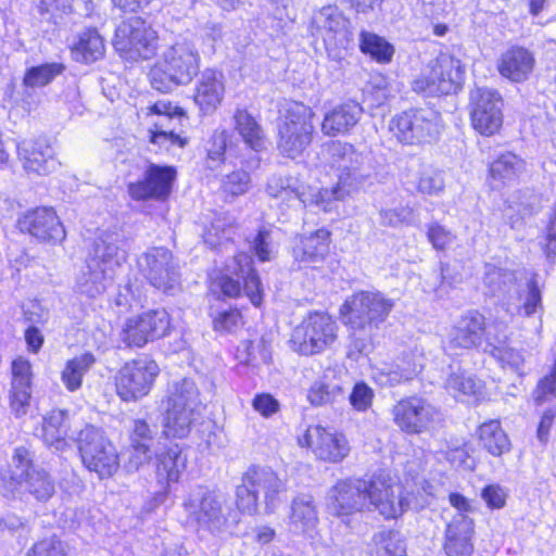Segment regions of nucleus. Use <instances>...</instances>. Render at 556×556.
<instances>
[{"label": "nucleus", "mask_w": 556, "mask_h": 556, "mask_svg": "<svg viewBox=\"0 0 556 556\" xmlns=\"http://www.w3.org/2000/svg\"><path fill=\"white\" fill-rule=\"evenodd\" d=\"M182 507L187 523L202 540L222 536L239 522L238 515L231 513L224 495L203 485L187 494Z\"/></svg>", "instance_id": "obj_1"}, {"label": "nucleus", "mask_w": 556, "mask_h": 556, "mask_svg": "<svg viewBox=\"0 0 556 556\" xmlns=\"http://www.w3.org/2000/svg\"><path fill=\"white\" fill-rule=\"evenodd\" d=\"M331 167L338 172V182L316 194V204L331 210V201H341L357 191L371 176L368 157L346 142H333L329 148Z\"/></svg>", "instance_id": "obj_2"}, {"label": "nucleus", "mask_w": 556, "mask_h": 556, "mask_svg": "<svg viewBox=\"0 0 556 556\" xmlns=\"http://www.w3.org/2000/svg\"><path fill=\"white\" fill-rule=\"evenodd\" d=\"M200 54L195 46L188 40L177 41L167 47L149 73L153 89L168 93L178 86L192 81L200 71Z\"/></svg>", "instance_id": "obj_3"}, {"label": "nucleus", "mask_w": 556, "mask_h": 556, "mask_svg": "<svg viewBox=\"0 0 556 556\" xmlns=\"http://www.w3.org/2000/svg\"><path fill=\"white\" fill-rule=\"evenodd\" d=\"M27 492L38 502L49 501L55 493V483L49 472L36 466L33 453L25 446L14 450L8 470H0V494Z\"/></svg>", "instance_id": "obj_4"}, {"label": "nucleus", "mask_w": 556, "mask_h": 556, "mask_svg": "<svg viewBox=\"0 0 556 556\" xmlns=\"http://www.w3.org/2000/svg\"><path fill=\"white\" fill-rule=\"evenodd\" d=\"M484 285L493 295L507 294L508 311L531 316L541 305V292L536 282L530 279L523 288L516 281L515 273L492 264L485 265Z\"/></svg>", "instance_id": "obj_5"}, {"label": "nucleus", "mask_w": 556, "mask_h": 556, "mask_svg": "<svg viewBox=\"0 0 556 556\" xmlns=\"http://www.w3.org/2000/svg\"><path fill=\"white\" fill-rule=\"evenodd\" d=\"M314 116L313 110L301 102L287 104L278 126V150L282 155L295 159L306 150L313 138Z\"/></svg>", "instance_id": "obj_6"}, {"label": "nucleus", "mask_w": 556, "mask_h": 556, "mask_svg": "<svg viewBox=\"0 0 556 556\" xmlns=\"http://www.w3.org/2000/svg\"><path fill=\"white\" fill-rule=\"evenodd\" d=\"M393 307V300L382 293L362 291L345 301L341 313L351 329L370 334L387 319Z\"/></svg>", "instance_id": "obj_7"}, {"label": "nucleus", "mask_w": 556, "mask_h": 556, "mask_svg": "<svg viewBox=\"0 0 556 556\" xmlns=\"http://www.w3.org/2000/svg\"><path fill=\"white\" fill-rule=\"evenodd\" d=\"M217 286L225 296L238 298L244 292L255 306L262 303L261 280L253 268L252 257L247 253H238L225 264Z\"/></svg>", "instance_id": "obj_8"}, {"label": "nucleus", "mask_w": 556, "mask_h": 556, "mask_svg": "<svg viewBox=\"0 0 556 556\" xmlns=\"http://www.w3.org/2000/svg\"><path fill=\"white\" fill-rule=\"evenodd\" d=\"M138 266L147 281L164 294L174 295L181 289L179 262L169 249H148L139 256Z\"/></svg>", "instance_id": "obj_9"}, {"label": "nucleus", "mask_w": 556, "mask_h": 556, "mask_svg": "<svg viewBox=\"0 0 556 556\" xmlns=\"http://www.w3.org/2000/svg\"><path fill=\"white\" fill-rule=\"evenodd\" d=\"M76 441L88 470L96 472L100 479L116 472L119 467L117 451L100 429L88 425L78 432Z\"/></svg>", "instance_id": "obj_10"}, {"label": "nucleus", "mask_w": 556, "mask_h": 556, "mask_svg": "<svg viewBox=\"0 0 556 556\" xmlns=\"http://www.w3.org/2000/svg\"><path fill=\"white\" fill-rule=\"evenodd\" d=\"M393 422L406 434H421L434 430L443 418L441 410L427 399L406 396L391 408Z\"/></svg>", "instance_id": "obj_11"}, {"label": "nucleus", "mask_w": 556, "mask_h": 556, "mask_svg": "<svg viewBox=\"0 0 556 556\" xmlns=\"http://www.w3.org/2000/svg\"><path fill=\"white\" fill-rule=\"evenodd\" d=\"M441 117L431 109H416L395 115L389 124L393 136L404 144L433 141L440 132Z\"/></svg>", "instance_id": "obj_12"}, {"label": "nucleus", "mask_w": 556, "mask_h": 556, "mask_svg": "<svg viewBox=\"0 0 556 556\" xmlns=\"http://www.w3.org/2000/svg\"><path fill=\"white\" fill-rule=\"evenodd\" d=\"M113 46L119 53L130 59L138 56L148 60L157 50L159 37L144 20L131 16L117 25Z\"/></svg>", "instance_id": "obj_13"}, {"label": "nucleus", "mask_w": 556, "mask_h": 556, "mask_svg": "<svg viewBox=\"0 0 556 556\" xmlns=\"http://www.w3.org/2000/svg\"><path fill=\"white\" fill-rule=\"evenodd\" d=\"M336 323L327 313H309L293 329L290 339L291 348L303 355L320 353L336 340Z\"/></svg>", "instance_id": "obj_14"}, {"label": "nucleus", "mask_w": 556, "mask_h": 556, "mask_svg": "<svg viewBox=\"0 0 556 556\" xmlns=\"http://www.w3.org/2000/svg\"><path fill=\"white\" fill-rule=\"evenodd\" d=\"M465 78V67L454 55L442 53L430 65L427 75L414 80V90L428 96H442L457 92Z\"/></svg>", "instance_id": "obj_15"}, {"label": "nucleus", "mask_w": 556, "mask_h": 556, "mask_svg": "<svg viewBox=\"0 0 556 556\" xmlns=\"http://www.w3.org/2000/svg\"><path fill=\"white\" fill-rule=\"evenodd\" d=\"M159 372L156 362L147 357L125 363L115 376L117 395L126 402L146 396Z\"/></svg>", "instance_id": "obj_16"}, {"label": "nucleus", "mask_w": 556, "mask_h": 556, "mask_svg": "<svg viewBox=\"0 0 556 556\" xmlns=\"http://www.w3.org/2000/svg\"><path fill=\"white\" fill-rule=\"evenodd\" d=\"M368 480L345 479L339 480L327 493V508L330 514L342 517L369 509L368 498H376L380 491L374 485V491L368 493Z\"/></svg>", "instance_id": "obj_17"}, {"label": "nucleus", "mask_w": 556, "mask_h": 556, "mask_svg": "<svg viewBox=\"0 0 556 556\" xmlns=\"http://www.w3.org/2000/svg\"><path fill=\"white\" fill-rule=\"evenodd\" d=\"M503 99L491 88L478 87L470 92V119L473 128L484 136H492L503 124Z\"/></svg>", "instance_id": "obj_18"}, {"label": "nucleus", "mask_w": 556, "mask_h": 556, "mask_svg": "<svg viewBox=\"0 0 556 556\" xmlns=\"http://www.w3.org/2000/svg\"><path fill=\"white\" fill-rule=\"evenodd\" d=\"M169 317L166 311L155 309L137 317L128 318L119 333L127 346L142 348L149 341L167 333Z\"/></svg>", "instance_id": "obj_19"}, {"label": "nucleus", "mask_w": 556, "mask_h": 556, "mask_svg": "<svg viewBox=\"0 0 556 556\" xmlns=\"http://www.w3.org/2000/svg\"><path fill=\"white\" fill-rule=\"evenodd\" d=\"M176 179V169L150 163L142 178L128 184V193L136 201L165 200Z\"/></svg>", "instance_id": "obj_20"}, {"label": "nucleus", "mask_w": 556, "mask_h": 556, "mask_svg": "<svg viewBox=\"0 0 556 556\" xmlns=\"http://www.w3.org/2000/svg\"><path fill=\"white\" fill-rule=\"evenodd\" d=\"M18 229L41 242H61L66 232L59 216L51 207H37L27 211L17 219Z\"/></svg>", "instance_id": "obj_21"}, {"label": "nucleus", "mask_w": 556, "mask_h": 556, "mask_svg": "<svg viewBox=\"0 0 556 556\" xmlns=\"http://www.w3.org/2000/svg\"><path fill=\"white\" fill-rule=\"evenodd\" d=\"M242 481L249 483L257 495L263 494L265 510L268 514L278 508L288 491L287 480L280 478L270 467L250 466L243 473Z\"/></svg>", "instance_id": "obj_22"}, {"label": "nucleus", "mask_w": 556, "mask_h": 556, "mask_svg": "<svg viewBox=\"0 0 556 556\" xmlns=\"http://www.w3.org/2000/svg\"><path fill=\"white\" fill-rule=\"evenodd\" d=\"M302 446H308L321 460L339 463L350 453V445L344 434L332 433L320 426H311L299 439Z\"/></svg>", "instance_id": "obj_23"}, {"label": "nucleus", "mask_w": 556, "mask_h": 556, "mask_svg": "<svg viewBox=\"0 0 556 556\" xmlns=\"http://www.w3.org/2000/svg\"><path fill=\"white\" fill-rule=\"evenodd\" d=\"M311 25L324 38L327 47L345 48L352 41L349 20L337 7L327 5L315 12Z\"/></svg>", "instance_id": "obj_24"}, {"label": "nucleus", "mask_w": 556, "mask_h": 556, "mask_svg": "<svg viewBox=\"0 0 556 556\" xmlns=\"http://www.w3.org/2000/svg\"><path fill=\"white\" fill-rule=\"evenodd\" d=\"M489 331H494V325L485 327V318L477 311H469L452 327L447 336V349H472L486 339Z\"/></svg>", "instance_id": "obj_25"}, {"label": "nucleus", "mask_w": 556, "mask_h": 556, "mask_svg": "<svg viewBox=\"0 0 556 556\" xmlns=\"http://www.w3.org/2000/svg\"><path fill=\"white\" fill-rule=\"evenodd\" d=\"M368 484H370L368 493H371V490L374 491V485L380 489V491H377L375 494L376 498H368L371 502L369 503L368 510H377L386 519H391L397 518L409 508L410 503L408 498L404 496L400 485L393 484L381 477H375L368 480Z\"/></svg>", "instance_id": "obj_26"}, {"label": "nucleus", "mask_w": 556, "mask_h": 556, "mask_svg": "<svg viewBox=\"0 0 556 556\" xmlns=\"http://www.w3.org/2000/svg\"><path fill=\"white\" fill-rule=\"evenodd\" d=\"M24 168L39 175L53 173L59 162L54 157V150L47 138L40 137L33 141H23L17 146Z\"/></svg>", "instance_id": "obj_27"}, {"label": "nucleus", "mask_w": 556, "mask_h": 556, "mask_svg": "<svg viewBox=\"0 0 556 556\" xmlns=\"http://www.w3.org/2000/svg\"><path fill=\"white\" fill-rule=\"evenodd\" d=\"M473 521L468 516L455 514L445 530L444 552L447 556H471L473 553Z\"/></svg>", "instance_id": "obj_28"}, {"label": "nucleus", "mask_w": 556, "mask_h": 556, "mask_svg": "<svg viewBox=\"0 0 556 556\" xmlns=\"http://www.w3.org/2000/svg\"><path fill=\"white\" fill-rule=\"evenodd\" d=\"M224 76L220 72L206 68L197 83L193 99L204 114L213 113L222 103L225 93Z\"/></svg>", "instance_id": "obj_29"}, {"label": "nucleus", "mask_w": 556, "mask_h": 556, "mask_svg": "<svg viewBox=\"0 0 556 556\" xmlns=\"http://www.w3.org/2000/svg\"><path fill=\"white\" fill-rule=\"evenodd\" d=\"M11 408L16 416L27 413L31 394V366L30 363L18 357L12 362Z\"/></svg>", "instance_id": "obj_30"}, {"label": "nucleus", "mask_w": 556, "mask_h": 556, "mask_svg": "<svg viewBox=\"0 0 556 556\" xmlns=\"http://www.w3.org/2000/svg\"><path fill=\"white\" fill-rule=\"evenodd\" d=\"M484 351L491 354L503 367H509L519 371L525 363L522 351L508 344L506 327L503 324H494V331L486 334Z\"/></svg>", "instance_id": "obj_31"}, {"label": "nucleus", "mask_w": 556, "mask_h": 556, "mask_svg": "<svg viewBox=\"0 0 556 556\" xmlns=\"http://www.w3.org/2000/svg\"><path fill=\"white\" fill-rule=\"evenodd\" d=\"M363 108L355 101H346L327 112L321 122L325 136L336 137L349 132L361 119Z\"/></svg>", "instance_id": "obj_32"}, {"label": "nucleus", "mask_w": 556, "mask_h": 556, "mask_svg": "<svg viewBox=\"0 0 556 556\" xmlns=\"http://www.w3.org/2000/svg\"><path fill=\"white\" fill-rule=\"evenodd\" d=\"M534 64V56L528 49L515 46L501 54L497 70L502 76L520 83L528 79Z\"/></svg>", "instance_id": "obj_33"}, {"label": "nucleus", "mask_w": 556, "mask_h": 556, "mask_svg": "<svg viewBox=\"0 0 556 556\" xmlns=\"http://www.w3.org/2000/svg\"><path fill=\"white\" fill-rule=\"evenodd\" d=\"M315 501L309 494L295 496L290 505L289 530L294 534H312L318 525Z\"/></svg>", "instance_id": "obj_34"}, {"label": "nucleus", "mask_w": 556, "mask_h": 556, "mask_svg": "<svg viewBox=\"0 0 556 556\" xmlns=\"http://www.w3.org/2000/svg\"><path fill=\"white\" fill-rule=\"evenodd\" d=\"M76 431L72 430L70 416L66 410H52L43 418L41 437L46 445L62 451L67 445V439H74Z\"/></svg>", "instance_id": "obj_35"}, {"label": "nucleus", "mask_w": 556, "mask_h": 556, "mask_svg": "<svg viewBox=\"0 0 556 556\" xmlns=\"http://www.w3.org/2000/svg\"><path fill=\"white\" fill-rule=\"evenodd\" d=\"M126 260V254L118 247V236L114 232H103L94 241L91 264L98 268H105L106 274L113 271Z\"/></svg>", "instance_id": "obj_36"}, {"label": "nucleus", "mask_w": 556, "mask_h": 556, "mask_svg": "<svg viewBox=\"0 0 556 556\" xmlns=\"http://www.w3.org/2000/svg\"><path fill=\"white\" fill-rule=\"evenodd\" d=\"M329 236L326 229L304 236L293 250L294 257L303 264H315L323 262L329 253Z\"/></svg>", "instance_id": "obj_37"}, {"label": "nucleus", "mask_w": 556, "mask_h": 556, "mask_svg": "<svg viewBox=\"0 0 556 556\" xmlns=\"http://www.w3.org/2000/svg\"><path fill=\"white\" fill-rule=\"evenodd\" d=\"M186 465L187 456L177 444L170 445L165 452L157 454L156 477L159 483L166 488L169 483L177 482Z\"/></svg>", "instance_id": "obj_38"}, {"label": "nucleus", "mask_w": 556, "mask_h": 556, "mask_svg": "<svg viewBox=\"0 0 556 556\" xmlns=\"http://www.w3.org/2000/svg\"><path fill=\"white\" fill-rule=\"evenodd\" d=\"M199 410L167 405L163 417V433L167 438H186L195 421Z\"/></svg>", "instance_id": "obj_39"}, {"label": "nucleus", "mask_w": 556, "mask_h": 556, "mask_svg": "<svg viewBox=\"0 0 556 556\" xmlns=\"http://www.w3.org/2000/svg\"><path fill=\"white\" fill-rule=\"evenodd\" d=\"M235 129L244 143L254 151L265 148V136L261 125L244 109H237L233 114Z\"/></svg>", "instance_id": "obj_40"}, {"label": "nucleus", "mask_w": 556, "mask_h": 556, "mask_svg": "<svg viewBox=\"0 0 556 556\" xmlns=\"http://www.w3.org/2000/svg\"><path fill=\"white\" fill-rule=\"evenodd\" d=\"M479 441L482 447L493 456H502L510 451L511 444L498 420L492 419L479 427Z\"/></svg>", "instance_id": "obj_41"}, {"label": "nucleus", "mask_w": 556, "mask_h": 556, "mask_svg": "<svg viewBox=\"0 0 556 556\" xmlns=\"http://www.w3.org/2000/svg\"><path fill=\"white\" fill-rule=\"evenodd\" d=\"M96 363V357L91 352L83 353L68 359L61 372V381L70 392L79 390L83 386L84 376L91 369Z\"/></svg>", "instance_id": "obj_42"}, {"label": "nucleus", "mask_w": 556, "mask_h": 556, "mask_svg": "<svg viewBox=\"0 0 556 556\" xmlns=\"http://www.w3.org/2000/svg\"><path fill=\"white\" fill-rule=\"evenodd\" d=\"M73 54L77 61L91 63L104 54V42L96 29L81 31L73 46Z\"/></svg>", "instance_id": "obj_43"}, {"label": "nucleus", "mask_w": 556, "mask_h": 556, "mask_svg": "<svg viewBox=\"0 0 556 556\" xmlns=\"http://www.w3.org/2000/svg\"><path fill=\"white\" fill-rule=\"evenodd\" d=\"M167 405L199 410L201 400L195 382L188 378L174 382L169 389Z\"/></svg>", "instance_id": "obj_44"}, {"label": "nucleus", "mask_w": 556, "mask_h": 556, "mask_svg": "<svg viewBox=\"0 0 556 556\" xmlns=\"http://www.w3.org/2000/svg\"><path fill=\"white\" fill-rule=\"evenodd\" d=\"M90 262L81 269L76 280V291L87 298H96L105 290L106 269Z\"/></svg>", "instance_id": "obj_45"}, {"label": "nucleus", "mask_w": 556, "mask_h": 556, "mask_svg": "<svg viewBox=\"0 0 556 556\" xmlns=\"http://www.w3.org/2000/svg\"><path fill=\"white\" fill-rule=\"evenodd\" d=\"M371 556H405V542L399 531L381 530L371 539Z\"/></svg>", "instance_id": "obj_46"}, {"label": "nucleus", "mask_w": 556, "mask_h": 556, "mask_svg": "<svg viewBox=\"0 0 556 556\" xmlns=\"http://www.w3.org/2000/svg\"><path fill=\"white\" fill-rule=\"evenodd\" d=\"M233 228L230 218L224 214H214L210 227L203 233L204 242L213 249L220 248L231 241Z\"/></svg>", "instance_id": "obj_47"}, {"label": "nucleus", "mask_w": 556, "mask_h": 556, "mask_svg": "<svg viewBox=\"0 0 556 556\" xmlns=\"http://www.w3.org/2000/svg\"><path fill=\"white\" fill-rule=\"evenodd\" d=\"M359 48L363 53L369 54L380 63H389L394 54V48L384 38L363 30L359 35Z\"/></svg>", "instance_id": "obj_48"}, {"label": "nucleus", "mask_w": 556, "mask_h": 556, "mask_svg": "<svg viewBox=\"0 0 556 556\" xmlns=\"http://www.w3.org/2000/svg\"><path fill=\"white\" fill-rule=\"evenodd\" d=\"M523 162L516 154H501L490 166V177L502 185L514 180L521 170Z\"/></svg>", "instance_id": "obj_49"}, {"label": "nucleus", "mask_w": 556, "mask_h": 556, "mask_svg": "<svg viewBox=\"0 0 556 556\" xmlns=\"http://www.w3.org/2000/svg\"><path fill=\"white\" fill-rule=\"evenodd\" d=\"M444 386L455 399L476 396L482 392L481 381L463 371L452 372Z\"/></svg>", "instance_id": "obj_50"}, {"label": "nucleus", "mask_w": 556, "mask_h": 556, "mask_svg": "<svg viewBox=\"0 0 556 556\" xmlns=\"http://www.w3.org/2000/svg\"><path fill=\"white\" fill-rule=\"evenodd\" d=\"M65 66L52 62L29 67L24 75L23 85L28 88H41L49 85L55 77L63 74Z\"/></svg>", "instance_id": "obj_51"}, {"label": "nucleus", "mask_w": 556, "mask_h": 556, "mask_svg": "<svg viewBox=\"0 0 556 556\" xmlns=\"http://www.w3.org/2000/svg\"><path fill=\"white\" fill-rule=\"evenodd\" d=\"M372 375L378 384L390 388L412 380L415 371L409 367H402L399 364H382L375 368Z\"/></svg>", "instance_id": "obj_52"}, {"label": "nucleus", "mask_w": 556, "mask_h": 556, "mask_svg": "<svg viewBox=\"0 0 556 556\" xmlns=\"http://www.w3.org/2000/svg\"><path fill=\"white\" fill-rule=\"evenodd\" d=\"M307 397L313 405H326L344 399V392L337 383L317 381L311 387Z\"/></svg>", "instance_id": "obj_53"}, {"label": "nucleus", "mask_w": 556, "mask_h": 556, "mask_svg": "<svg viewBox=\"0 0 556 556\" xmlns=\"http://www.w3.org/2000/svg\"><path fill=\"white\" fill-rule=\"evenodd\" d=\"M533 399L538 405L556 399V362L549 372L538 381L533 391Z\"/></svg>", "instance_id": "obj_54"}, {"label": "nucleus", "mask_w": 556, "mask_h": 556, "mask_svg": "<svg viewBox=\"0 0 556 556\" xmlns=\"http://www.w3.org/2000/svg\"><path fill=\"white\" fill-rule=\"evenodd\" d=\"M156 429L151 427L144 419H136L132 422L129 434V445H148L152 450L155 441Z\"/></svg>", "instance_id": "obj_55"}, {"label": "nucleus", "mask_w": 556, "mask_h": 556, "mask_svg": "<svg viewBox=\"0 0 556 556\" xmlns=\"http://www.w3.org/2000/svg\"><path fill=\"white\" fill-rule=\"evenodd\" d=\"M258 495L249 483L242 481V484L237 486L236 490V505L238 509L248 515H253L257 511Z\"/></svg>", "instance_id": "obj_56"}, {"label": "nucleus", "mask_w": 556, "mask_h": 556, "mask_svg": "<svg viewBox=\"0 0 556 556\" xmlns=\"http://www.w3.org/2000/svg\"><path fill=\"white\" fill-rule=\"evenodd\" d=\"M152 457V450L148 445H129V455L125 460L124 468L128 472L138 471L143 465L149 464Z\"/></svg>", "instance_id": "obj_57"}, {"label": "nucleus", "mask_w": 556, "mask_h": 556, "mask_svg": "<svg viewBox=\"0 0 556 556\" xmlns=\"http://www.w3.org/2000/svg\"><path fill=\"white\" fill-rule=\"evenodd\" d=\"M427 237L435 250H445L455 238L451 230L439 223L428 225Z\"/></svg>", "instance_id": "obj_58"}, {"label": "nucleus", "mask_w": 556, "mask_h": 556, "mask_svg": "<svg viewBox=\"0 0 556 556\" xmlns=\"http://www.w3.org/2000/svg\"><path fill=\"white\" fill-rule=\"evenodd\" d=\"M229 134L225 129H216L210 141L207 148L208 160L214 162H223L224 154L228 147Z\"/></svg>", "instance_id": "obj_59"}, {"label": "nucleus", "mask_w": 556, "mask_h": 556, "mask_svg": "<svg viewBox=\"0 0 556 556\" xmlns=\"http://www.w3.org/2000/svg\"><path fill=\"white\" fill-rule=\"evenodd\" d=\"M253 249L261 262L270 261L274 254V245L270 230L261 228L253 240Z\"/></svg>", "instance_id": "obj_60"}, {"label": "nucleus", "mask_w": 556, "mask_h": 556, "mask_svg": "<svg viewBox=\"0 0 556 556\" xmlns=\"http://www.w3.org/2000/svg\"><path fill=\"white\" fill-rule=\"evenodd\" d=\"M242 325V316L238 309L220 312L213 321L216 331L232 332Z\"/></svg>", "instance_id": "obj_61"}, {"label": "nucleus", "mask_w": 556, "mask_h": 556, "mask_svg": "<svg viewBox=\"0 0 556 556\" xmlns=\"http://www.w3.org/2000/svg\"><path fill=\"white\" fill-rule=\"evenodd\" d=\"M417 188L420 192L434 195L441 192L444 188V180L440 173L427 170L421 173Z\"/></svg>", "instance_id": "obj_62"}, {"label": "nucleus", "mask_w": 556, "mask_h": 556, "mask_svg": "<svg viewBox=\"0 0 556 556\" xmlns=\"http://www.w3.org/2000/svg\"><path fill=\"white\" fill-rule=\"evenodd\" d=\"M250 181V175L247 172L237 170L225 177L223 186L228 193L238 195L248 191Z\"/></svg>", "instance_id": "obj_63"}, {"label": "nucleus", "mask_w": 556, "mask_h": 556, "mask_svg": "<svg viewBox=\"0 0 556 556\" xmlns=\"http://www.w3.org/2000/svg\"><path fill=\"white\" fill-rule=\"evenodd\" d=\"M27 556H66V552L60 540L47 539L36 543Z\"/></svg>", "instance_id": "obj_64"}]
</instances>
